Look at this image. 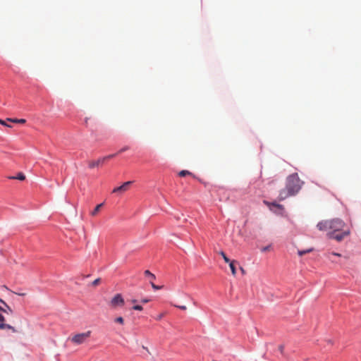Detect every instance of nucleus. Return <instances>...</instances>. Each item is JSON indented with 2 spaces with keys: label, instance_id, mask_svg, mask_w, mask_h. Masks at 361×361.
<instances>
[{
  "label": "nucleus",
  "instance_id": "nucleus-6",
  "mask_svg": "<svg viewBox=\"0 0 361 361\" xmlns=\"http://www.w3.org/2000/svg\"><path fill=\"white\" fill-rule=\"evenodd\" d=\"M116 154H111L106 157H102L96 161H92V168L94 166H99L103 164L106 160L115 157Z\"/></svg>",
  "mask_w": 361,
  "mask_h": 361
},
{
  "label": "nucleus",
  "instance_id": "nucleus-2",
  "mask_svg": "<svg viewBox=\"0 0 361 361\" xmlns=\"http://www.w3.org/2000/svg\"><path fill=\"white\" fill-rule=\"evenodd\" d=\"M303 182L297 173L288 176L286 178V188L279 192V200H283L290 196L295 195L301 189Z\"/></svg>",
  "mask_w": 361,
  "mask_h": 361
},
{
  "label": "nucleus",
  "instance_id": "nucleus-4",
  "mask_svg": "<svg viewBox=\"0 0 361 361\" xmlns=\"http://www.w3.org/2000/svg\"><path fill=\"white\" fill-rule=\"evenodd\" d=\"M124 303L125 302L121 295L118 293L111 300L110 306L112 308H116L118 307L123 306Z\"/></svg>",
  "mask_w": 361,
  "mask_h": 361
},
{
  "label": "nucleus",
  "instance_id": "nucleus-23",
  "mask_svg": "<svg viewBox=\"0 0 361 361\" xmlns=\"http://www.w3.org/2000/svg\"><path fill=\"white\" fill-rule=\"evenodd\" d=\"M270 247H271V245H268V246L264 247L262 249V252H267V251L269 250Z\"/></svg>",
  "mask_w": 361,
  "mask_h": 361
},
{
  "label": "nucleus",
  "instance_id": "nucleus-20",
  "mask_svg": "<svg viewBox=\"0 0 361 361\" xmlns=\"http://www.w3.org/2000/svg\"><path fill=\"white\" fill-rule=\"evenodd\" d=\"M133 309L135 310L142 311L143 307L141 305H136L133 307Z\"/></svg>",
  "mask_w": 361,
  "mask_h": 361
},
{
  "label": "nucleus",
  "instance_id": "nucleus-28",
  "mask_svg": "<svg viewBox=\"0 0 361 361\" xmlns=\"http://www.w3.org/2000/svg\"><path fill=\"white\" fill-rule=\"evenodd\" d=\"M240 269L243 274H245V271L243 267H240Z\"/></svg>",
  "mask_w": 361,
  "mask_h": 361
},
{
  "label": "nucleus",
  "instance_id": "nucleus-29",
  "mask_svg": "<svg viewBox=\"0 0 361 361\" xmlns=\"http://www.w3.org/2000/svg\"><path fill=\"white\" fill-rule=\"evenodd\" d=\"M331 254H332L333 255H336V256H338V257H340V256H341V255H340V254H338V253H336V252H332Z\"/></svg>",
  "mask_w": 361,
  "mask_h": 361
},
{
  "label": "nucleus",
  "instance_id": "nucleus-9",
  "mask_svg": "<svg viewBox=\"0 0 361 361\" xmlns=\"http://www.w3.org/2000/svg\"><path fill=\"white\" fill-rule=\"evenodd\" d=\"M236 263H237V262L235 260L231 261L230 262L228 263V264H229V267L231 270V273L234 276L236 275V269H235V265Z\"/></svg>",
  "mask_w": 361,
  "mask_h": 361
},
{
  "label": "nucleus",
  "instance_id": "nucleus-8",
  "mask_svg": "<svg viewBox=\"0 0 361 361\" xmlns=\"http://www.w3.org/2000/svg\"><path fill=\"white\" fill-rule=\"evenodd\" d=\"M0 302L3 304L4 307L0 306V311L6 313L8 314H12L13 313V310L9 307L2 299L0 298Z\"/></svg>",
  "mask_w": 361,
  "mask_h": 361
},
{
  "label": "nucleus",
  "instance_id": "nucleus-11",
  "mask_svg": "<svg viewBox=\"0 0 361 361\" xmlns=\"http://www.w3.org/2000/svg\"><path fill=\"white\" fill-rule=\"evenodd\" d=\"M9 178L24 180L25 179V176L23 173H18L16 176H10Z\"/></svg>",
  "mask_w": 361,
  "mask_h": 361
},
{
  "label": "nucleus",
  "instance_id": "nucleus-30",
  "mask_svg": "<svg viewBox=\"0 0 361 361\" xmlns=\"http://www.w3.org/2000/svg\"><path fill=\"white\" fill-rule=\"evenodd\" d=\"M162 317H163V314L159 315V316L158 317L157 319H161L162 318Z\"/></svg>",
  "mask_w": 361,
  "mask_h": 361
},
{
  "label": "nucleus",
  "instance_id": "nucleus-26",
  "mask_svg": "<svg viewBox=\"0 0 361 361\" xmlns=\"http://www.w3.org/2000/svg\"><path fill=\"white\" fill-rule=\"evenodd\" d=\"M128 148H129V147H127V146H126V147H124L123 148H122V149H121L119 150L118 153H121V152H125V151L128 150Z\"/></svg>",
  "mask_w": 361,
  "mask_h": 361
},
{
  "label": "nucleus",
  "instance_id": "nucleus-27",
  "mask_svg": "<svg viewBox=\"0 0 361 361\" xmlns=\"http://www.w3.org/2000/svg\"><path fill=\"white\" fill-rule=\"evenodd\" d=\"M149 301V299H143V300H141V302H142V303H147V302H148Z\"/></svg>",
  "mask_w": 361,
  "mask_h": 361
},
{
  "label": "nucleus",
  "instance_id": "nucleus-19",
  "mask_svg": "<svg viewBox=\"0 0 361 361\" xmlns=\"http://www.w3.org/2000/svg\"><path fill=\"white\" fill-rule=\"evenodd\" d=\"M270 205H271L273 207H277V208H279L281 210H283L284 209L283 206L281 205V204H279L271 203Z\"/></svg>",
  "mask_w": 361,
  "mask_h": 361
},
{
  "label": "nucleus",
  "instance_id": "nucleus-15",
  "mask_svg": "<svg viewBox=\"0 0 361 361\" xmlns=\"http://www.w3.org/2000/svg\"><path fill=\"white\" fill-rule=\"evenodd\" d=\"M219 255H221L222 256V257L226 263H228L231 262V260L228 258V257L226 255L224 252H223V251L219 252Z\"/></svg>",
  "mask_w": 361,
  "mask_h": 361
},
{
  "label": "nucleus",
  "instance_id": "nucleus-3",
  "mask_svg": "<svg viewBox=\"0 0 361 361\" xmlns=\"http://www.w3.org/2000/svg\"><path fill=\"white\" fill-rule=\"evenodd\" d=\"M90 331L78 334L75 335L72 338L71 341L75 344H81L84 343L90 336Z\"/></svg>",
  "mask_w": 361,
  "mask_h": 361
},
{
  "label": "nucleus",
  "instance_id": "nucleus-13",
  "mask_svg": "<svg viewBox=\"0 0 361 361\" xmlns=\"http://www.w3.org/2000/svg\"><path fill=\"white\" fill-rule=\"evenodd\" d=\"M8 121H11V122H13V123H21V124H23L26 122L25 119H23V118H20V119H18V118H8Z\"/></svg>",
  "mask_w": 361,
  "mask_h": 361
},
{
  "label": "nucleus",
  "instance_id": "nucleus-22",
  "mask_svg": "<svg viewBox=\"0 0 361 361\" xmlns=\"http://www.w3.org/2000/svg\"><path fill=\"white\" fill-rule=\"evenodd\" d=\"M279 350L280 351V353L281 354H283V352H284V345H280L279 346Z\"/></svg>",
  "mask_w": 361,
  "mask_h": 361
},
{
  "label": "nucleus",
  "instance_id": "nucleus-21",
  "mask_svg": "<svg viewBox=\"0 0 361 361\" xmlns=\"http://www.w3.org/2000/svg\"><path fill=\"white\" fill-rule=\"evenodd\" d=\"M150 284L154 290H159L162 288V286H159L155 285L152 281H151Z\"/></svg>",
  "mask_w": 361,
  "mask_h": 361
},
{
  "label": "nucleus",
  "instance_id": "nucleus-31",
  "mask_svg": "<svg viewBox=\"0 0 361 361\" xmlns=\"http://www.w3.org/2000/svg\"><path fill=\"white\" fill-rule=\"evenodd\" d=\"M18 295L23 296L25 295V293H18Z\"/></svg>",
  "mask_w": 361,
  "mask_h": 361
},
{
  "label": "nucleus",
  "instance_id": "nucleus-24",
  "mask_svg": "<svg viewBox=\"0 0 361 361\" xmlns=\"http://www.w3.org/2000/svg\"><path fill=\"white\" fill-rule=\"evenodd\" d=\"M175 306L182 310H185L187 309L186 306H185V305H175Z\"/></svg>",
  "mask_w": 361,
  "mask_h": 361
},
{
  "label": "nucleus",
  "instance_id": "nucleus-1",
  "mask_svg": "<svg viewBox=\"0 0 361 361\" xmlns=\"http://www.w3.org/2000/svg\"><path fill=\"white\" fill-rule=\"evenodd\" d=\"M317 226L320 231H327L329 238L338 242L350 235V230L345 228L346 224L340 219L322 221L319 222Z\"/></svg>",
  "mask_w": 361,
  "mask_h": 361
},
{
  "label": "nucleus",
  "instance_id": "nucleus-10",
  "mask_svg": "<svg viewBox=\"0 0 361 361\" xmlns=\"http://www.w3.org/2000/svg\"><path fill=\"white\" fill-rule=\"evenodd\" d=\"M144 274L146 277L149 278L150 283H151V281L153 282V281L156 279L155 275L153 274L152 273H151L149 270L145 271Z\"/></svg>",
  "mask_w": 361,
  "mask_h": 361
},
{
  "label": "nucleus",
  "instance_id": "nucleus-12",
  "mask_svg": "<svg viewBox=\"0 0 361 361\" xmlns=\"http://www.w3.org/2000/svg\"><path fill=\"white\" fill-rule=\"evenodd\" d=\"M103 203H101V204H99L98 205H97L95 207V208L94 209L93 211H92V216H94V215H97V213L99 212V210L101 209V208L103 207Z\"/></svg>",
  "mask_w": 361,
  "mask_h": 361
},
{
  "label": "nucleus",
  "instance_id": "nucleus-32",
  "mask_svg": "<svg viewBox=\"0 0 361 361\" xmlns=\"http://www.w3.org/2000/svg\"><path fill=\"white\" fill-rule=\"evenodd\" d=\"M132 302H133V303H135L136 300H133Z\"/></svg>",
  "mask_w": 361,
  "mask_h": 361
},
{
  "label": "nucleus",
  "instance_id": "nucleus-16",
  "mask_svg": "<svg viewBox=\"0 0 361 361\" xmlns=\"http://www.w3.org/2000/svg\"><path fill=\"white\" fill-rule=\"evenodd\" d=\"M102 283V279L98 278L92 282V286H97Z\"/></svg>",
  "mask_w": 361,
  "mask_h": 361
},
{
  "label": "nucleus",
  "instance_id": "nucleus-7",
  "mask_svg": "<svg viewBox=\"0 0 361 361\" xmlns=\"http://www.w3.org/2000/svg\"><path fill=\"white\" fill-rule=\"evenodd\" d=\"M4 321H5L4 317L1 314H0V329H7L12 330L13 332L16 331V330L15 329V328L13 326H11L10 324H4Z\"/></svg>",
  "mask_w": 361,
  "mask_h": 361
},
{
  "label": "nucleus",
  "instance_id": "nucleus-25",
  "mask_svg": "<svg viewBox=\"0 0 361 361\" xmlns=\"http://www.w3.org/2000/svg\"><path fill=\"white\" fill-rule=\"evenodd\" d=\"M0 123L3 126H8V127H11V126L8 125L5 121H3V120H1L0 119Z\"/></svg>",
  "mask_w": 361,
  "mask_h": 361
},
{
  "label": "nucleus",
  "instance_id": "nucleus-5",
  "mask_svg": "<svg viewBox=\"0 0 361 361\" xmlns=\"http://www.w3.org/2000/svg\"><path fill=\"white\" fill-rule=\"evenodd\" d=\"M133 181L125 182L121 186L115 188L112 192L114 193H118L119 195H121L129 190L130 186L131 185Z\"/></svg>",
  "mask_w": 361,
  "mask_h": 361
},
{
  "label": "nucleus",
  "instance_id": "nucleus-17",
  "mask_svg": "<svg viewBox=\"0 0 361 361\" xmlns=\"http://www.w3.org/2000/svg\"><path fill=\"white\" fill-rule=\"evenodd\" d=\"M312 250V249H308V250H299L298 253L300 256H302L307 253L310 252Z\"/></svg>",
  "mask_w": 361,
  "mask_h": 361
},
{
  "label": "nucleus",
  "instance_id": "nucleus-14",
  "mask_svg": "<svg viewBox=\"0 0 361 361\" xmlns=\"http://www.w3.org/2000/svg\"><path fill=\"white\" fill-rule=\"evenodd\" d=\"M178 175L180 177H184L187 175L192 176V173L187 170H182L179 172Z\"/></svg>",
  "mask_w": 361,
  "mask_h": 361
},
{
  "label": "nucleus",
  "instance_id": "nucleus-18",
  "mask_svg": "<svg viewBox=\"0 0 361 361\" xmlns=\"http://www.w3.org/2000/svg\"><path fill=\"white\" fill-rule=\"evenodd\" d=\"M115 322L119 323L121 324H123V323H124L123 318L122 317H118L115 319Z\"/></svg>",
  "mask_w": 361,
  "mask_h": 361
}]
</instances>
